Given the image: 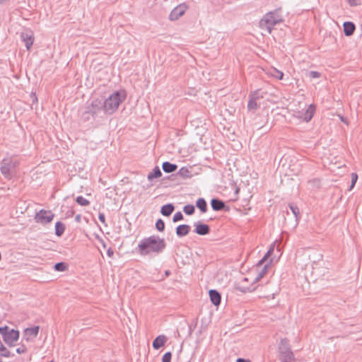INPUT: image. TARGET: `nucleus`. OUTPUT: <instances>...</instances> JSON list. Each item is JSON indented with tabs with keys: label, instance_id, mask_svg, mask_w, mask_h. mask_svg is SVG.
<instances>
[{
	"label": "nucleus",
	"instance_id": "nucleus-1",
	"mask_svg": "<svg viewBox=\"0 0 362 362\" xmlns=\"http://www.w3.org/2000/svg\"><path fill=\"white\" fill-rule=\"evenodd\" d=\"M166 244L163 238L157 235H151L142 239L139 245V253L141 255H147L150 252L160 253L165 247Z\"/></svg>",
	"mask_w": 362,
	"mask_h": 362
},
{
	"label": "nucleus",
	"instance_id": "nucleus-2",
	"mask_svg": "<svg viewBox=\"0 0 362 362\" xmlns=\"http://www.w3.org/2000/svg\"><path fill=\"white\" fill-rule=\"evenodd\" d=\"M125 98V93L122 94L119 91L111 94L107 99L103 100L104 113L111 115L115 112Z\"/></svg>",
	"mask_w": 362,
	"mask_h": 362
},
{
	"label": "nucleus",
	"instance_id": "nucleus-3",
	"mask_svg": "<svg viewBox=\"0 0 362 362\" xmlns=\"http://www.w3.org/2000/svg\"><path fill=\"white\" fill-rule=\"evenodd\" d=\"M281 21L277 16V10L269 11L266 13L262 19L259 21V27L266 30L269 33H272L273 27Z\"/></svg>",
	"mask_w": 362,
	"mask_h": 362
},
{
	"label": "nucleus",
	"instance_id": "nucleus-4",
	"mask_svg": "<svg viewBox=\"0 0 362 362\" xmlns=\"http://www.w3.org/2000/svg\"><path fill=\"white\" fill-rule=\"evenodd\" d=\"M0 334L2 335L5 343L9 346H13L19 339L20 333L14 329H9L8 326L0 327Z\"/></svg>",
	"mask_w": 362,
	"mask_h": 362
},
{
	"label": "nucleus",
	"instance_id": "nucleus-5",
	"mask_svg": "<svg viewBox=\"0 0 362 362\" xmlns=\"http://www.w3.org/2000/svg\"><path fill=\"white\" fill-rule=\"evenodd\" d=\"M274 251V247H271L264 257L259 261V262L256 264V270L257 272L256 276L254 278V282H258L261 280L267 274V269L270 267V263L266 264L264 265V262L267 259V258L271 255V254Z\"/></svg>",
	"mask_w": 362,
	"mask_h": 362
},
{
	"label": "nucleus",
	"instance_id": "nucleus-6",
	"mask_svg": "<svg viewBox=\"0 0 362 362\" xmlns=\"http://www.w3.org/2000/svg\"><path fill=\"white\" fill-rule=\"evenodd\" d=\"M16 166V162L10 158H4L1 162V173L5 178L10 180L13 176V171Z\"/></svg>",
	"mask_w": 362,
	"mask_h": 362
},
{
	"label": "nucleus",
	"instance_id": "nucleus-7",
	"mask_svg": "<svg viewBox=\"0 0 362 362\" xmlns=\"http://www.w3.org/2000/svg\"><path fill=\"white\" fill-rule=\"evenodd\" d=\"M264 98L263 93L260 90H256L252 91L249 95V100L247 103V109L249 111L255 112L260 107V104L258 103V100Z\"/></svg>",
	"mask_w": 362,
	"mask_h": 362
},
{
	"label": "nucleus",
	"instance_id": "nucleus-8",
	"mask_svg": "<svg viewBox=\"0 0 362 362\" xmlns=\"http://www.w3.org/2000/svg\"><path fill=\"white\" fill-rule=\"evenodd\" d=\"M54 214L51 211L40 210L35 214V219L36 222L42 224H47L52 221Z\"/></svg>",
	"mask_w": 362,
	"mask_h": 362
},
{
	"label": "nucleus",
	"instance_id": "nucleus-9",
	"mask_svg": "<svg viewBox=\"0 0 362 362\" xmlns=\"http://www.w3.org/2000/svg\"><path fill=\"white\" fill-rule=\"evenodd\" d=\"M248 278L244 277L239 283H238L235 286L236 290L242 292V293H247V292H253L255 291L258 286H256L255 284L257 282H254V279L252 280V283L247 286L246 284H247Z\"/></svg>",
	"mask_w": 362,
	"mask_h": 362
},
{
	"label": "nucleus",
	"instance_id": "nucleus-10",
	"mask_svg": "<svg viewBox=\"0 0 362 362\" xmlns=\"http://www.w3.org/2000/svg\"><path fill=\"white\" fill-rule=\"evenodd\" d=\"M88 111L92 112V117L95 118L98 113L103 112V100L95 98L92 100L90 104L87 106Z\"/></svg>",
	"mask_w": 362,
	"mask_h": 362
},
{
	"label": "nucleus",
	"instance_id": "nucleus-11",
	"mask_svg": "<svg viewBox=\"0 0 362 362\" xmlns=\"http://www.w3.org/2000/svg\"><path fill=\"white\" fill-rule=\"evenodd\" d=\"M188 6L186 4H180L173 9L169 16L170 21H176L182 16L187 11Z\"/></svg>",
	"mask_w": 362,
	"mask_h": 362
},
{
	"label": "nucleus",
	"instance_id": "nucleus-12",
	"mask_svg": "<svg viewBox=\"0 0 362 362\" xmlns=\"http://www.w3.org/2000/svg\"><path fill=\"white\" fill-rule=\"evenodd\" d=\"M21 38L25 43V46L28 50L31 48L34 42V35L32 31L23 32L21 34Z\"/></svg>",
	"mask_w": 362,
	"mask_h": 362
},
{
	"label": "nucleus",
	"instance_id": "nucleus-13",
	"mask_svg": "<svg viewBox=\"0 0 362 362\" xmlns=\"http://www.w3.org/2000/svg\"><path fill=\"white\" fill-rule=\"evenodd\" d=\"M194 232L199 235H206L210 233V227L207 224L197 221L194 223Z\"/></svg>",
	"mask_w": 362,
	"mask_h": 362
},
{
	"label": "nucleus",
	"instance_id": "nucleus-14",
	"mask_svg": "<svg viewBox=\"0 0 362 362\" xmlns=\"http://www.w3.org/2000/svg\"><path fill=\"white\" fill-rule=\"evenodd\" d=\"M40 327L35 326L33 327H28L25 329L23 337L25 339L28 341L30 340V337H35L37 336L39 332Z\"/></svg>",
	"mask_w": 362,
	"mask_h": 362
},
{
	"label": "nucleus",
	"instance_id": "nucleus-15",
	"mask_svg": "<svg viewBox=\"0 0 362 362\" xmlns=\"http://www.w3.org/2000/svg\"><path fill=\"white\" fill-rule=\"evenodd\" d=\"M279 359L281 362H293L294 354L291 350L283 351L280 352Z\"/></svg>",
	"mask_w": 362,
	"mask_h": 362
},
{
	"label": "nucleus",
	"instance_id": "nucleus-16",
	"mask_svg": "<svg viewBox=\"0 0 362 362\" xmlns=\"http://www.w3.org/2000/svg\"><path fill=\"white\" fill-rule=\"evenodd\" d=\"M209 297L211 303L218 306L220 305L221 301V296L218 291L214 289H211L209 291Z\"/></svg>",
	"mask_w": 362,
	"mask_h": 362
},
{
	"label": "nucleus",
	"instance_id": "nucleus-17",
	"mask_svg": "<svg viewBox=\"0 0 362 362\" xmlns=\"http://www.w3.org/2000/svg\"><path fill=\"white\" fill-rule=\"evenodd\" d=\"M344 33L346 36H351L354 34L356 26L355 24L351 21L344 22L343 24Z\"/></svg>",
	"mask_w": 362,
	"mask_h": 362
},
{
	"label": "nucleus",
	"instance_id": "nucleus-18",
	"mask_svg": "<svg viewBox=\"0 0 362 362\" xmlns=\"http://www.w3.org/2000/svg\"><path fill=\"white\" fill-rule=\"evenodd\" d=\"M211 206L214 211H218L223 210L226 207V204L219 199L214 198L211 201Z\"/></svg>",
	"mask_w": 362,
	"mask_h": 362
},
{
	"label": "nucleus",
	"instance_id": "nucleus-19",
	"mask_svg": "<svg viewBox=\"0 0 362 362\" xmlns=\"http://www.w3.org/2000/svg\"><path fill=\"white\" fill-rule=\"evenodd\" d=\"M191 227L187 224H181L176 228V235L178 237L187 235L190 231Z\"/></svg>",
	"mask_w": 362,
	"mask_h": 362
},
{
	"label": "nucleus",
	"instance_id": "nucleus-20",
	"mask_svg": "<svg viewBox=\"0 0 362 362\" xmlns=\"http://www.w3.org/2000/svg\"><path fill=\"white\" fill-rule=\"evenodd\" d=\"M167 341V338L165 335L158 336L153 341V347L154 349H159L164 346Z\"/></svg>",
	"mask_w": 362,
	"mask_h": 362
},
{
	"label": "nucleus",
	"instance_id": "nucleus-21",
	"mask_svg": "<svg viewBox=\"0 0 362 362\" xmlns=\"http://www.w3.org/2000/svg\"><path fill=\"white\" fill-rule=\"evenodd\" d=\"M175 210V206L173 204H167L163 205L160 209V213L164 216H169Z\"/></svg>",
	"mask_w": 362,
	"mask_h": 362
},
{
	"label": "nucleus",
	"instance_id": "nucleus-22",
	"mask_svg": "<svg viewBox=\"0 0 362 362\" xmlns=\"http://www.w3.org/2000/svg\"><path fill=\"white\" fill-rule=\"evenodd\" d=\"M315 110V105L313 104L310 105L306 111L303 113V119L305 122H309L313 118Z\"/></svg>",
	"mask_w": 362,
	"mask_h": 362
},
{
	"label": "nucleus",
	"instance_id": "nucleus-23",
	"mask_svg": "<svg viewBox=\"0 0 362 362\" xmlns=\"http://www.w3.org/2000/svg\"><path fill=\"white\" fill-rule=\"evenodd\" d=\"M162 168L165 173H170L175 171L177 168V165L176 164L165 161L163 163Z\"/></svg>",
	"mask_w": 362,
	"mask_h": 362
},
{
	"label": "nucleus",
	"instance_id": "nucleus-24",
	"mask_svg": "<svg viewBox=\"0 0 362 362\" xmlns=\"http://www.w3.org/2000/svg\"><path fill=\"white\" fill-rule=\"evenodd\" d=\"M162 175V173L158 166H156L152 172L149 173L147 178L149 181H152L154 178H158Z\"/></svg>",
	"mask_w": 362,
	"mask_h": 362
},
{
	"label": "nucleus",
	"instance_id": "nucleus-25",
	"mask_svg": "<svg viewBox=\"0 0 362 362\" xmlns=\"http://www.w3.org/2000/svg\"><path fill=\"white\" fill-rule=\"evenodd\" d=\"M196 206L202 213L206 212L207 203L204 198H199L196 202Z\"/></svg>",
	"mask_w": 362,
	"mask_h": 362
},
{
	"label": "nucleus",
	"instance_id": "nucleus-26",
	"mask_svg": "<svg viewBox=\"0 0 362 362\" xmlns=\"http://www.w3.org/2000/svg\"><path fill=\"white\" fill-rule=\"evenodd\" d=\"M65 226L60 221H57L55 224V234L57 236L60 237L64 233Z\"/></svg>",
	"mask_w": 362,
	"mask_h": 362
},
{
	"label": "nucleus",
	"instance_id": "nucleus-27",
	"mask_svg": "<svg viewBox=\"0 0 362 362\" xmlns=\"http://www.w3.org/2000/svg\"><path fill=\"white\" fill-rule=\"evenodd\" d=\"M67 268V264L63 262H57L54 266V269L57 272H64Z\"/></svg>",
	"mask_w": 362,
	"mask_h": 362
},
{
	"label": "nucleus",
	"instance_id": "nucleus-28",
	"mask_svg": "<svg viewBox=\"0 0 362 362\" xmlns=\"http://www.w3.org/2000/svg\"><path fill=\"white\" fill-rule=\"evenodd\" d=\"M287 350H291L288 344V340L287 339H283L281 340V343L279 345V351L281 352Z\"/></svg>",
	"mask_w": 362,
	"mask_h": 362
},
{
	"label": "nucleus",
	"instance_id": "nucleus-29",
	"mask_svg": "<svg viewBox=\"0 0 362 362\" xmlns=\"http://www.w3.org/2000/svg\"><path fill=\"white\" fill-rule=\"evenodd\" d=\"M195 207L192 204H187L183 208V211L187 215H192L194 213Z\"/></svg>",
	"mask_w": 362,
	"mask_h": 362
},
{
	"label": "nucleus",
	"instance_id": "nucleus-30",
	"mask_svg": "<svg viewBox=\"0 0 362 362\" xmlns=\"http://www.w3.org/2000/svg\"><path fill=\"white\" fill-rule=\"evenodd\" d=\"M177 174L182 177H189L191 176L189 170L185 167L181 168Z\"/></svg>",
	"mask_w": 362,
	"mask_h": 362
},
{
	"label": "nucleus",
	"instance_id": "nucleus-31",
	"mask_svg": "<svg viewBox=\"0 0 362 362\" xmlns=\"http://www.w3.org/2000/svg\"><path fill=\"white\" fill-rule=\"evenodd\" d=\"M76 202L81 206H88L90 204V202L83 196H78Z\"/></svg>",
	"mask_w": 362,
	"mask_h": 362
},
{
	"label": "nucleus",
	"instance_id": "nucleus-32",
	"mask_svg": "<svg viewBox=\"0 0 362 362\" xmlns=\"http://www.w3.org/2000/svg\"><path fill=\"white\" fill-rule=\"evenodd\" d=\"M156 228L160 231V232H163L165 229V223L164 221L161 219V218H159L156 221Z\"/></svg>",
	"mask_w": 362,
	"mask_h": 362
},
{
	"label": "nucleus",
	"instance_id": "nucleus-33",
	"mask_svg": "<svg viewBox=\"0 0 362 362\" xmlns=\"http://www.w3.org/2000/svg\"><path fill=\"white\" fill-rule=\"evenodd\" d=\"M92 117V112L88 111V108L86 107V110L82 113L81 118L83 121H88Z\"/></svg>",
	"mask_w": 362,
	"mask_h": 362
},
{
	"label": "nucleus",
	"instance_id": "nucleus-34",
	"mask_svg": "<svg viewBox=\"0 0 362 362\" xmlns=\"http://www.w3.org/2000/svg\"><path fill=\"white\" fill-rule=\"evenodd\" d=\"M289 208L291 210L292 213L293 214L294 216L298 219V216H299L300 211L298 207L293 204H289Z\"/></svg>",
	"mask_w": 362,
	"mask_h": 362
},
{
	"label": "nucleus",
	"instance_id": "nucleus-35",
	"mask_svg": "<svg viewBox=\"0 0 362 362\" xmlns=\"http://www.w3.org/2000/svg\"><path fill=\"white\" fill-rule=\"evenodd\" d=\"M351 185L349 187V190H351L354 187L355 184L358 180V175L355 173H351Z\"/></svg>",
	"mask_w": 362,
	"mask_h": 362
},
{
	"label": "nucleus",
	"instance_id": "nucleus-36",
	"mask_svg": "<svg viewBox=\"0 0 362 362\" xmlns=\"http://www.w3.org/2000/svg\"><path fill=\"white\" fill-rule=\"evenodd\" d=\"M183 218H184V216H183L182 212L177 211L174 214L173 218V221L175 223V222L182 220Z\"/></svg>",
	"mask_w": 362,
	"mask_h": 362
},
{
	"label": "nucleus",
	"instance_id": "nucleus-37",
	"mask_svg": "<svg viewBox=\"0 0 362 362\" xmlns=\"http://www.w3.org/2000/svg\"><path fill=\"white\" fill-rule=\"evenodd\" d=\"M13 356L14 354H12V356ZM2 356L6 358L11 356L10 351L6 347L5 349L0 350V357L1 358Z\"/></svg>",
	"mask_w": 362,
	"mask_h": 362
},
{
	"label": "nucleus",
	"instance_id": "nucleus-38",
	"mask_svg": "<svg viewBox=\"0 0 362 362\" xmlns=\"http://www.w3.org/2000/svg\"><path fill=\"white\" fill-rule=\"evenodd\" d=\"M172 358V354L171 352L168 351L166 352L162 358V362H170Z\"/></svg>",
	"mask_w": 362,
	"mask_h": 362
},
{
	"label": "nucleus",
	"instance_id": "nucleus-39",
	"mask_svg": "<svg viewBox=\"0 0 362 362\" xmlns=\"http://www.w3.org/2000/svg\"><path fill=\"white\" fill-rule=\"evenodd\" d=\"M321 76L320 73L316 71H311L309 73V76L313 78H320Z\"/></svg>",
	"mask_w": 362,
	"mask_h": 362
},
{
	"label": "nucleus",
	"instance_id": "nucleus-40",
	"mask_svg": "<svg viewBox=\"0 0 362 362\" xmlns=\"http://www.w3.org/2000/svg\"><path fill=\"white\" fill-rule=\"evenodd\" d=\"M27 351V348L25 345L22 344L21 346L16 349V353L21 354Z\"/></svg>",
	"mask_w": 362,
	"mask_h": 362
},
{
	"label": "nucleus",
	"instance_id": "nucleus-41",
	"mask_svg": "<svg viewBox=\"0 0 362 362\" xmlns=\"http://www.w3.org/2000/svg\"><path fill=\"white\" fill-rule=\"evenodd\" d=\"M351 6H356L361 4V0H346Z\"/></svg>",
	"mask_w": 362,
	"mask_h": 362
},
{
	"label": "nucleus",
	"instance_id": "nucleus-42",
	"mask_svg": "<svg viewBox=\"0 0 362 362\" xmlns=\"http://www.w3.org/2000/svg\"><path fill=\"white\" fill-rule=\"evenodd\" d=\"M309 183L313 185L314 187H319L320 185V180L319 179H313L310 180Z\"/></svg>",
	"mask_w": 362,
	"mask_h": 362
},
{
	"label": "nucleus",
	"instance_id": "nucleus-43",
	"mask_svg": "<svg viewBox=\"0 0 362 362\" xmlns=\"http://www.w3.org/2000/svg\"><path fill=\"white\" fill-rule=\"evenodd\" d=\"M275 72L276 73V74L274 75L276 78L280 80L283 78L284 74L281 71L275 69Z\"/></svg>",
	"mask_w": 362,
	"mask_h": 362
},
{
	"label": "nucleus",
	"instance_id": "nucleus-44",
	"mask_svg": "<svg viewBox=\"0 0 362 362\" xmlns=\"http://www.w3.org/2000/svg\"><path fill=\"white\" fill-rule=\"evenodd\" d=\"M98 218H99L100 222H102L103 223H104L106 226V223H105V216L104 214L100 213L99 215H98Z\"/></svg>",
	"mask_w": 362,
	"mask_h": 362
},
{
	"label": "nucleus",
	"instance_id": "nucleus-45",
	"mask_svg": "<svg viewBox=\"0 0 362 362\" xmlns=\"http://www.w3.org/2000/svg\"><path fill=\"white\" fill-rule=\"evenodd\" d=\"M107 255L110 257H112L114 255L113 250L111 248H109L107 251Z\"/></svg>",
	"mask_w": 362,
	"mask_h": 362
},
{
	"label": "nucleus",
	"instance_id": "nucleus-46",
	"mask_svg": "<svg viewBox=\"0 0 362 362\" xmlns=\"http://www.w3.org/2000/svg\"><path fill=\"white\" fill-rule=\"evenodd\" d=\"M236 362H251L249 359H245L243 358H238L236 360Z\"/></svg>",
	"mask_w": 362,
	"mask_h": 362
},
{
	"label": "nucleus",
	"instance_id": "nucleus-47",
	"mask_svg": "<svg viewBox=\"0 0 362 362\" xmlns=\"http://www.w3.org/2000/svg\"><path fill=\"white\" fill-rule=\"evenodd\" d=\"M75 220L77 222H80V221H81V215L80 214L76 215V217H75Z\"/></svg>",
	"mask_w": 362,
	"mask_h": 362
},
{
	"label": "nucleus",
	"instance_id": "nucleus-48",
	"mask_svg": "<svg viewBox=\"0 0 362 362\" xmlns=\"http://www.w3.org/2000/svg\"><path fill=\"white\" fill-rule=\"evenodd\" d=\"M10 0H0V4H3L7 1H9Z\"/></svg>",
	"mask_w": 362,
	"mask_h": 362
},
{
	"label": "nucleus",
	"instance_id": "nucleus-49",
	"mask_svg": "<svg viewBox=\"0 0 362 362\" xmlns=\"http://www.w3.org/2000/svg\"><path fill=\"white\" fill-rule=\"evenodd\" d=\"M341 120L342 122H345V120H344V119L342 117H341Z\"/></svg>",
	"mask_w": 362,
	"mask_h": 362
},
{
	"label": "nucleus",
	"instance_id": "nucleus-50",
	"mask_svg": "<svg viewBox=\"0 0 362 362\" xmlns=\"http://www.w3.org/2000/svg\"><path fill=\"white\" fill-rule=\"evenodd\" d=\"M33 97L35 98V100H37V97L35 96V95H34Z\"/></svg>",
	"mask_w": 362,
	"mask_h": 362
},
{
	"label": "nucleus",
	"instance_id": "nucleus-51",
	"mask_svg": "<svg viewBox=\"0 0 362 362\" xmlns=\"http://www.w3.org/2000/svg\"><path fill=\"white\" fill-rule=\"evenodd\" d=\"M238 191H239V189H235V192H236V193H237Z\"/></svg>",
	"mask_w": 362,
	"mask_h": 362
}]
</instances>
